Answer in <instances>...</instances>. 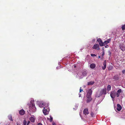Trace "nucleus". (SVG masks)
I'll list each match as a JSON object with an SVG mask.
<instances>
[{
  "label": "nucleus",
  "instance_id": "obj_1",
  "mask_svg": "<svg viewBox=\"0 0 125 125\" xmlns=\"http://www.w3.org/2000/svg\"><path fill=\"white\" fill-rule=\"evenodd\" d=\"M106 88L102 89L100 91H98L96 93L95 96L97 97H99L101 96L103 94H106Z\"/></svg>",
  "mask_w": 125,
  "mask_h": 125
},
{
  "label": "nucleus",
  "instance_id": "obj_2",
  "mask_svg": "<svg viewBox=\"0 0 125 125\" xmlns=\"http://www.w3.org/2000/svg\"><path fill=\"white\" fill-rule=\"evenodd\" d=\"M29 108L31 110H32V111H35L36 108L35 105V104L34 101H31L30 102V104L29 106Z\"/></svg>",
  "mask_w": 125,
  "mask_h": 125
},
{
  "label": "nucleus",
  "instance_id": "obj_3",
  "mask_svg": "<svg viewBox=\"0 0 125 125\" xmlns=\"http://www.w3.org/2000/svg\"><path fill=\"white\" fill-rule=\"evenodd\" d=\"M97 41L99 42V44L101 46H104V43L100 38L98 39Z\"/></svg>",
  "mask_w": 125,
  "mask_h": 125
},
{
  "label": "nucleus",
  "instance_id": "obj_4",
  "mask_svg": "<svg viewBox=\"0 0 125 125\" xmlns=\"http://www.w3.org/2000/svg\"><path fill=\"white\" fill-rule=\"evenodd\" d=\"M110 96L112 98H114L115 96L116 95V92L114 91L111 92L110 93Z\"/></svg>",
  "mask_w": 125,
  "mask_h": 125
},
{
  "label": "nucleus",
  "instance_id": "obj_5",
  "mask_svg": "<svg viewBox=\"0 0 125 125\" xmlns=\"http://www.w3.org/2000/svg\"><path fill=\"white\" fill-rule=\"evenodd\" d=\"M92 90L91 89H90L89 90L88 92H87L86 96H87V97H91V95L92 94Z\"/></svg>",
  "mask_w": 125,
  "mask_h": 125
},
{
  "label": "nucleus",
  "instance_id": "obj_6",
  "mask_svg": "<svg viewBox=\"0 0 125 125\" xmlns=\"http://www.w3.org/2000/svg\"><path fill=\"white\" fill-rule=\"evenodd\" d=\"M93 48V49H97V50H99L100 48L98 44H95L94 45Z\"/></svg>",
  "mask_w": 125,
  "mask_h": 125
},
{
  "label": "nucleus",
  "instance_id": "obj_7",
  "mask_svg": "<svg viewBox=\"0 0 125 125\" xmlns=\"http://www.w3.org/2000/svg\"><path fill=\"white\" fill-rule=\"evenodd\" d=\"M83 113L85 115H88L89 113L88 109L87 108L84 109L83 111Z\"/></svg>",
  "mask_w": 125,
  "mask_h": 125
},
{
  "label": "nucleus",
  "instance_id": "obj_8",
  "mask_svg": "<svg viewBox=\"0 0 125 125\" xmlns=\"http://www.w3.org/2000/svg\"><path fill=\"white\" fill-rule=\"evenodd\" d=\"M122 92V90L121 89H120L118 90L117 91L116 94V96L117 97H118L120 94V93Z\"/></svg>",
  "mask_w": 125,
  "mask_h": 125
},
{
  "label": "nucleus",
  "instance_id": "obj_9",
  "mask_svg": "<svg viewBox=\"0 0 125 125\" xmlns=\"http://www.w3.org/2000/svg\"><path fill=\"white\" fill-rule=\"evenodd\" d=\"M106 60H105L104 62L103 63V66H102V68L103 70H104L105 69L106 67Z\"/></svg>",
  "mask_w": 125,
  "mask_h": 125
},
{
  "label": "nucleus",
  "instance_id": "obj_10",
  "mask_svg": "<svg viewBox=\"0 0 125 125\" xmlns=\"http://www.w3.org/2000/svg\"><path fill=\"white\" fill-rule=\"evenodd\" d=\"M119 47L121 49L122 51H124L125 50V48L124 47V44H120Z\"/></svg>",
  "mask_w": 125,
  "mask_h": 125
},
{
  "label": "nucleus",
  "instance_id": "obj_11",
  "mask_svg": "<svg viewBox=\"0 0 125 125\" xmlns=\"http://www.w3.org/2000/svg\"><path fill=\"white\" fill-rule=\"evenodd\" d=\"M122 108V107L119 104H117V110L118 111H120L121 110Z\"/></svg>",
  "mask_w": 125,
  "mask_h": 125
},
{
  "label": "nucleus",
  "instance_id": "obj_12",
  "mask_svg": "<svg viewBox=\"0 0 125 125\" xmlns=\"http://www.w3.org/2000/svg\"><path fill=\"white\" fill-rule=\"evenodd\" d=\"M111 41L110 39H108L107 40L105 41L104 42V45H105V44H107V43H109Z\"/></svg>",
  "mask_w": 125,
  "mask_h": 125
},
{
  "label": "nucleus",
  "instance_id": "obj_13",
  "mask_svg": "<svg viewBox=\"0 0 125 125\" xmlns=\"http://www.w3.org/2000/svg\"><path fill=\"white\" fill-rule=\"evenodd\" d=\"M87 98V100H86V103H89L92 100V98L91 97H87V96H86Z\"/></svg>",
  "mask_w": 125,
  "mask_h": 125
},
{
  "label": "nucleus",
  "instance_id": "obj_14",
  "mask_svg": "<svg viewBox=\"0 0 125 125\" xmlns=\"http://www.w3.org/2000/svg\"><path fill=\"white\" fill-rule=\"evenodd\" d=\"M25 113V111L23 109H22L20 111L19 114L21 115H23Z\"/></svg>",
  "mask_w": 125,
  "mask_h": 125
},
{
  "label": "nucleus",
  "instance_id": "obj_15",
  "mask_svg": "<svg viewBox=\"0 0 125 125\" xmlns=\"http://www.w3.org/2000/svg\"><path fill=\"white\" fill-rule=\"evenodd\" d=\"M44 109L43 110V112L44 114L45 115H47L48 114L47 110V109H45V108H44Z\"/></svg>",
  "mask_w": 125,
  "mask_h": 125
},
{
  "label": "nucleus",
  "instance_id": "obj_16",
  "mask_svg": "<svg viewBox=\"0 0 125 125\" xmlns=\"http://www.w3.org/2000/svg\"><path fill=\"white\" fill-rule=\"evenodd\" d=\"M96 65L94 63H92L90 65V67L91 69H94Z\"/></svg>",
  "mask_w": 125,
  "mask_h": 125
},
{
  "label": "nucleus",
  "instance_id": "obj_17",
  "mask_svg": "<svg viewBox=\"0 0 125 125\" xmlns=\"http://www.w3.org/2000/svg\"><path fill=\"white\" fill-rule=\"evenodd\" d=\"M9 119L11 121H13V120L12 118V116L11 115H9L8 116Z\"/></svg>",
  "mask_w": 125,
  "mask_h": 125
},
{
  "label": "nucleus",
  "instance_id": "obj_18",
  "mask_svg": "<svg viewBox=\"0 0 125 125\" xmlns=\"http://www.w3.org/2000/svg\"><path fill=\"white\" fill-rule=\"evenodd\" d=\"M30 120L32 122H35V118L33 117H31L30 118Z\"/></svg>",
  "mask_w": 125,
  "mask_h": 125
},
{
  "label": "nucleus",
  "instance_id": "obj_19",
  "mask_svg": "<svg viewBox=\"0 0 125 125\" xmlns=\"http://www.w3.org/2000/svg\"><path fill=\"white\" fill-rule=\"evenodd\" d=\"M94 81H91L89 82H88L87 85H93L94 83Z\"/></svg>",
  "mask_w": 125,
  "mask_h": 125
},
{
  "label": "nucleus",
  "instance_id": "obj_20",
  "mask_svg": "<svg viewBox=\"0 0 125 125\" xmlns=\"http://www.w3.org/2000/svg\"><path fill=\"white\" fill-rule=\"evenodd\" d=\"M111 89V86L110 85H108L107 87V90L108 91L110 90Z\"/></svg>",
  "mask_w": 125,
  "mask_h": 125
},
{
  "label": "nucleus",
  "instance_id": "obj_21",
  "mask_svg": "<svg viewBox=\"0 0 125 125\" xmlns=\"http://www.w3.org/2000/svg\"><path fill=\"white\" fill-rule=\"evenodd\" d=\"M113 79L115 80H117L118 79L119 77L118 76L116 75L114 76Z\"/></svg>",
  "mask_w": 125,
  "mask_h": 125
},
{
  "label": "nucleus",
  "instance_id": "obj_22",
  "mask_svg": "<svg viewBox=\"0 0 125 125\" xmlns=\"http://www.w3.org/2000/svg\"><path fill=\"white\" fill-rule=\"evenodd\" d=\"M121 28L123 31H124L125 29V24L123 25L122 26Z\"/></svg>",
  "mask_w": 125,
  "mask_h": 125
},
{
  "label": "nucleus",
  "instance_id": "obj_23",
  "mask_svg": "<svg viewBox=\"0 0 125 125\" xmlns=\"http://www.w3.org/2000/svg\"><path fill=\"white\" fill-rule=\"evenodd\" d=\"M44 103L41 104H40L39 106L41 107H44Z\"/></svg>",
  "mask_w": 125,
  "mask_h": 125
},
{
  "label": "nucleus",
  "instance_id": "obj_24",
  "mask_svg": "<svg viewBox=\"0 0 125 125\" xmlns=\"http://www.w3.org/2000/svg\"><path fill=\"white\" fill-rule=\"evenodd\" d=\"M50 118L49 119V121L50 122H52V120L53 119V118L51 116H50Z\"/></svg>",
  "mask_w": 125,
  "mask_h": 125
},
{
  "label": "nucleus",
  "instance_id": "obj_25",
  "mask_svg": "<svg viewBox=\"0 0 125 125\" xmlns=\"http://www.w3.org/2000/svg\"><path fill=\"white\" fill-rule=\"evenodd\" d=\"M27 123V122L26 121V120H24L23 121V125H26V123Z\"/></svg>",
  "mask_w": 125,
  "mask_h": 125
},
{
  "label": "nucleus",
  "instance_id": "obj_26",
  "mask_svg": "<svg viewBox=\"0 0 125 125\" xmlns=\"http://www.w3.org/2000/svg\"><path fill=\"white\" fill-rule=\"evenodd\" d=\"M91 115L92 117H93L94 115V114L93 112H91Z\"/></svg>",
  "mask_w": 125,
  "mask_h": 125
},
{
  "label": "nucleus",
  "instance_id": "obj_27",
  "mask_svg": "<svg viewBox=\"0 0 125 125\" xmlns=\"http://www.w3.org/2000/svg\"><path fill=\"white\" fill-rule=\"evenodd\" d=\"M105 52L104 51H103V52L102 53V55L103 57L104 55Z\"/></svg>",
  "mask_w": 125,
  "mask_h": 125
},
{
  "label": "nucleus",
  "instance_id": "obj_28",
  "mask_svg": "<svg viewBox=\"0 0 125 125\" xmlns=\"http://www.w3.org/2000/svg\"><path fill=\"white\" fill-rule=\"evenodd\" d=\"M91 55L92 56H96V55L94 54H91Z\"/></svg>",
  "mask_w": 125,
  "mask_h": 125
},
{
  "label": "nucleus",
  "instance_id": "obj_29",
  "mask_svg": "<svg viewBox=\"0 0 125 125\" xmlns=\"http://www.w3.org/2000/svg\"><path fill=\"white\" fill-rule=\"evenodd\" d=\"M122 73H123V74H124L125 73V70H123L122 71Z\"/></svg>",
  "mask_w": 125,
  "mask_h": 125
},
{
  "label": "nucleus",
  "instance_id": "obj_30",
  "mask_svg": "<svg viewBox=\"0 0 125 125\" xmlns=\"http://www.w3.org/2000/svg\"><path fill=\"white\" fill-rule=\"evenodd\" d=\"M83 90L82 89H81V87L80 88V92H81L82 91H83Z\"/></svg>",
  "mask_w": 125,
  "mask_h": 125
},
{
  "label": "nucleus",
  "instance_id": "obj_31",
  "mask_svg": "<svg viewBox=\"0 0 125 125\" xmlns=\"http://www.w3.org/2000/svg\"><path fill=\"white\" fill-rule=\"evenodd\" d=\"M37 125H42V124L41 123H40L38 124Z\"/></svg>",
  "mask_w": 125,
  "mask_h": 125
},
{
  "label": "nucleus",
  "instance_id": "obj_32",
  "mask_svg": "<svg viewBox=\"0 0 125 125\" xmlns=\"http://www.w3.org/2000/svg\"><path fill=\"white\" fill-rule=\"evenodd\" d=\"M109 46L107 45H106L105 46V47L106 48H108V47Z\"/></svg>",
  "mask_w": 125,
  "mask_h": 125
},
{
  "label": "nucleus",
  "instance_id": "obj_33",
  "mask_svg": "<svg viewBox=\"0 0 125 125\" xmlns=\"http://www.w3.org/2000/svg\"><path fill=\"white\" fill-rule=\"evenodd\" d=\"M30 123V122L29 121H28V123H27V125H29V124Z\"/></svg>",
  "mask_w": 125,
  "mask_h": 125
},
{
  "label": "nucleus",
  "instance_id": "obj_34",
  "mask_svg": "<svg viewBox=\"0 0 125 125\" xmlns=\"http://www.w3.org/2000/svg\"><path fill=\"white\" fill-rule=\"evenodd\" d=\"M52 125H56L55 124L54 122L52 123Z\"/></svg>",
  "mask_w": 125,
  "mask_h": 125
},
{
  "label": "nucleus",
  "instance_id": "obj_35",
  "mask_svg": "<svg viewBox=\"0 0 125 125\" xmlns=\"http://www.w3.org/2000/svg\"><path fill=\"white\" fill-rule=\"evenodd\" d=\"M79 97H80L81 96V95L80 94H79Z\"/></svg>",
  "mask_w": 125,
  "mask_h": 125
},
{
  "label": "nucleus",
  "instance_id": "obj_36",
  "mask_svg": "<svg viewBox=\"0 0 125 125\" xmlns=\"http://www.w3.org/2000/svg\"><path fill=\"white\" fill-rule=\"evenodd\" d=\"M98 58H100V56H99L98 57Z\"/></svg>",
  "mask_w": 125,
  "mask_h": 125
},
{
  "label": "nucleus",
  "instance_id": "obj_37",
  "mask_svg": "<svg viewBox=\"0 0 125 125\" xmlns=\"http://www.w3.org/2000/svg\"><path fill=\"white\" fill-rule=\"evenodd\" d=\"M76 67V66L75 65V66H74V67H75H75Z\"/></svg>",
  "mask_w": 125,
  "mask_h": 125
},
{
  "label": "nucleus",
  "instance_id": "obj_38",
  "mask_svg": "<svg viewBox=\"0 0 125 125\" xmlns=\"http://www.w3.org/2000/svg\"><path fill=\"white\" fill-rule=\"evenodd\" d=\"M111 52H110V55H111Z\"/></svg>",
  "mask_w": 125,
  "mask_h": 125
}]
</instances>
